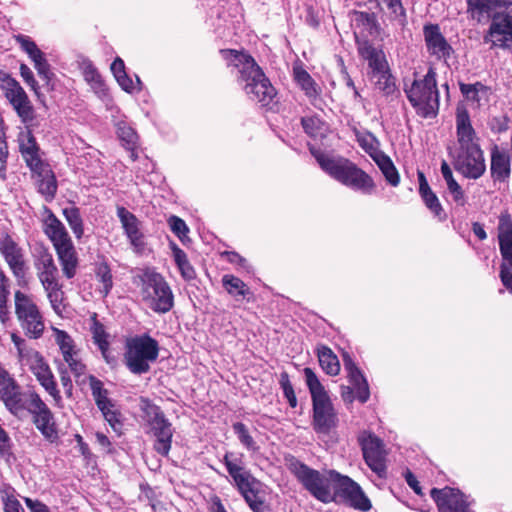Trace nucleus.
Returning a JSON list of instances; mask_svg holds the SVG:
<instances>
[{
	"instance_id": "40",
	"label": "nucleus",
	"mask_w": 512,
	"mask_h": 512,
	"mask_svg": "<svg viewBox=\"0 0 512 512\" xmlns=\"http://www.w3.org/2000/svg\"><path fill=\"white\" fill-rule=\"evenodd\" d=\"M89 381L93 398L99 410H105L107 406H112V402L107 397V390L103 388L102 382L94 376H90Z\"/></svg>"
},
{
	"instance_id": "16",
	"label": "nucleus",
	"mask_w": 512,
	"mask_h": 512,
	"mask_svg": "<svg viewBox=\"0 0 512 512\" xmlns=\"http://www.w3.org/2000/svg\"><path fill=\"white\" fill-rule=\"evenodd\" d=\"M359 442L367 465L379 476H382L386 469V452L382 441L371 433L362 432L359 436Z\"/></svg>"
},
{
	"instance_id": "38",
	"label": "nucleus",
	"mask_w": 512,
	"mask_h": 512,
	"mask_svg": "<svg viewBox=\"0 0 512 512\" xmlns=\"http://www.w3.org/2000/svg\"><path fill=\"white\" fill-rule=\"evenodd\" d=\"M294 78L308 97H316L318 95L316 83L302 67H294Z\"/></svg>"
},
{
	"instance_id": "31",
	"label": "nucleus",
	"mask_w": 512,
	"mask_h": 512,
	"mask_svg": "<svg viewBox=\"0 0 512 512\" xmlns=\"http://www.w3.org/2000/svg\"><path fill=\"white\" fill-rule=\"evenodd\" d=\"M152 435L156 438L154 443V449L161 455L167 456L172 443V428L169 421L159 425L156 428L149 430Z\"/></svg>"
},
{
	"instance_id": "3",
	"label": "nucleus",
	"mask_w": 512,
	"mask_h": 512,
	"mask_svg": "<svg viewBox=\"0 0 512 512\" xmlns=\"http://www.w3.org/2000/svg\"><path fill=\"white\" fill-rule=\"evenodd\" d=\"M289 469L303 487L317 500L323 503L334 501L343 475L334 470L320 473L299 461H292Z\"/></svg>"
},
{
	"instance_id": "59",
	"label": "nucleus",
	"mask_w": 512,
	"mask_h": 512,
	"mask_svg": "<svg viewBox=\"0 0 512 512\" xmlns=\"http://www.w3.org/2000/svg\"><path fill=\"white\" fill-rule=\"evenodd\" d=\"M446 185L449 193L453 197V200L461 206L465 205L466 197L464 191L462 190L461 186L456 182V180Z\"/></svg>"
},
{
	"instance_id": "62",
	"label": "nucleus",
	"mask_w": 512,
	"mask_h": 512,
	"mask_svg": "<svg viewBox=\"0 0 512 512\" xmlns=\"http://www.w3.org/2000/svg\"><path fill=\"white\" fill-rule=\"evenodd\" d=\"M15 40L27 54H32V52L39 49L36 43L28 36L19 34L15 36Z\"/></svg>"
},
{
	"instance_id": "28",
	"label": "nucleus",
	"mask_w": 512,
	"mask_h": 512,
	"mask_svg": "<svg viewBox=\"0 0 512 512\" xmlns=\"http://www.w3.org/2000/svg\"><path fill=\"white\" fill-rule=\"evenodd\" d=\"M44 232L54 248L71 243L72 240L63 223L51 212L44 219Z\"/></svg>"
},
{
	"instance_id": "12",
	"label": "nucleus",
	"mask_w": 512,
	"mask_h": 512,
	"mask_svg": "<svg viewBox=\"0 0 512 512\" xmlns=\"http://www.w3.org/2000/svg\"><path fill=\"white\" fill-rule=\"evenodd\" d=\"M1 89L9 103L13 106L23 124L33 122L35 119L34 108L18 81L9 75L0 78Z\"/></svg>"
},
{
	"instance_id": "52",
	"label": "nucleus",
	"mask_w": 512,
	"mask_h": 512,
	"mask_svg": "<svg viewBox=\"0 0 512 512\" xmlns=\"http://www.w3.org/2000/svg\"><path fill=\"white\" fill-rule=\"evenodd\" d=\"M96 276L103 285L104 294H108L113 284L109 266L106 263H99L96 268Z\"/></svg>"
},
{
	"instance_id": "4",
	"label": "nucleus",
	"mask_w": 512,
	"mask_h": 512,
	"mask_svg": "<svg viewBox=\"0 0 512 512\" xmlns=\"http://www.w3.org/2000/svg\"><path fill=\"white\" fill-rule=\"evenodd\" d=\"M223 461L250 509L253 512H268V507L265 504L264 485L247 471L241 459L234 457L232 453H226Z\"/></svg>"
},
{
	"instance_id": "13",
	"label": "nucleus",
	"mask_w": 512,
	"mask_h": 512,
	"mask_svg": "<svg viewBox=\"0 0 512 512\" xmlns=\"http://www.w3.org/2000/svg\"><path fill=\"white\" fill-rule=\"evenodd\" d=\"M26 411L33 415V421L42 435L53 442L58 438L54 415L38 393L31 392Z\"/></svg>"
},
{
	"instance_id": "63",
	"label": "nucleus",
	"mask_w": 512,
	"mask_h": 512,
	"mask_svg": "<svg viewBox=\"0 0 512 512\" xmlns=\"http://www.w3.org/2000/svg\"><path fill=\"white\" fill-rule=\"evenodd\" d=\"M0 455L9 457L11 455V442L5 430L0 426Z\"/></svg>"
},
{
	"instance_id": "39",
	"label": "nucleus",
	"mask_w": 512,
	"mask_h": 512,
	"mask_svg": "<svg viewBox=\"0 0 512 512\" xmlns=\"http://www.w3.org/2000/svg\"><path fill=\"white\" fill-rule=\"evenodd\" d=\"M380 170L384 174L386 180L392 185L397 186L399 183V175L398 172L392 163L391 159L386 156L384 153H381L376 158L373 159Z\"/></svg>"
},
{
	"instance_id": "19",
	"label": "nucleus",
	"mask_w": 512,
	"mask_h": 512,
	"mask_svg": "<svg viewBox=\"0 0 512 512\" xmlns=\"http://www.w3.org/2000/svg\"><path fill=\"white\" fill-rule=\"evenodd\" d=\"M431 497L436 502L439 512H470L466 496L457 489L450 487L433 488Z\"/></svg>"
},
{
	"instance_id": "25",
	"label": "nucleus",
	"mask_w": 512,
	"mask_h": 512,
	"mask_svg": "<svg viewBox=\"0 0 512 512\" xmlns=\"http://www.w3.org/2000/svg\"><path fill=\"white\" fill-rule=\"evenodd\" d=\"M337 493L345 496L355 509L368 511L371 508L370 500L363 493L360 486L347 476H343Z\"/></svg>"
},
{
	"instance_id": "14",
	"label": "nucleus",
	"mask_w": 512,
	"mask_h": 512,
	"mask_svg": "<svg viewBox=\"0 0 512 512\" xmlns=\"http://www.w3.org/2000/svg\"><path fill=\"white\" fill-rule=\"evenodd\" d=\"M484 42L491 44V47L502 49L512 48V13L499 12L494 14Z\"/></svg>"
},
{
	"instance_id": "61",
	"label": "nucleus",
	"mask_w": 512,
	"mask_h": 512,
	"mask_svg": "<svg viewBox=\"0 0 512 512\" xmlns=\"http://www.w3.org/2000/svg\"><path fill=\"white\" fill-rule=\"evenodd\" d=\"M20 74L25 83L38 94V83L35 80L31 69L26 64L20 65Z\"/></svg>"
},
{
	"instance_id": "22",
	"label": "nucleus",
	"mask_w": 512,
	"mask_h": 512,
	"mask_svg": "<svg viewBox=\"0 0 512 512\" xmlns=\"http://www.w3.org/2000/svg\"><path fill=\"white\" fill-rule=\"evenodd\" d=\"M117 216L130 244L136 252H141L144 248V235L140 229V221L122 206L117 207Z\"/></svg>"
},
{
	"instance_id": "10",
	"label": "nucleus",
	"mask_w": 512,
	"mask_h": 512,
	"mask_svg": "<svg viewBox=\"0 0 512 512\" xmlns=\"http://www.w3.org/2000/svg\"><path fill=\"white\" fill-rule=\"evenodd\" d=\"M15 315L25 335L38 339L43 335L45 324L42 313L32 297L20 290L14 294Z\"/></svg>"
},
{
	"instance_id": "18",
	"label": "nucleus",
	"mask_w": 512,
	"mask_h": 512,
	"mask_svg": "<svg viewBox=\"0 0 512 512\" xmlns=\"http://www.w3.org/2000/svg\"><path fill=\"white\" fill-rule=\"evenodd\" d=\"M31 392L22 393L19 385L11 376L0 383V398L5 407L17 417H22L25 413Z\"/></svg>"
},
{
	"instance_id": "41",
	"label": "nucleus",
	"mask_w": 512,
	"mask_h": 512,
	"mask_svg": "<svg viewBox=\"0 0 512 512\" xmlns=\"http://www.w3.org/2000/svg\"><path fill=\"white\" fill-rule=\"evenodd\" d=\"M376 88L384 95H392L396 92V84L390 70H386L376 75H372Z\"/></svg>"
},
{
	"instance_id": "2",
	"label": "nucleus",
	"mask_w": 512,
	"mask_h": 512,
	"mask_svg": "<svg viewBox=\"0 0 512 512\" xmlns=\"http://www.w3.org/2000/svg\"><path fill=\"white\" fill-rule=\"evenodd\" d=\"M310 151L321 169L341 184L363 193H370L373 190L372 179L349 159L315 148H310Z\"/></svg>"
},
{
	"instance_id": "33",
	"label": "nucleus",
	"mask_w": 512,
	"mask_h": 512,
	"mask_svg": "<svg viewBox=\"0 0 512 512\" xmlns=\"http://www.w3.org/2000/svg\"><path fill=\"white\" fill-rule=\"evenodd\" d=\"M32 172L40 178L38 180L39 192L46 198L52 199L57 191V182L48 165L44 163L42 170Z\"/></svg>"
},
{
	"instance_id": "23",
	"label": "nucleus",
	"mask_w": 512,
	"mask_h": 512,
	"mask_svg": "<svg viewBox=\"0 0 512 512\" xmlns=\"http://www.w3.org/2000/svg\"><path fill=\"white\" fill-rule=\"evenodd\" d=\"M424 37L429 53L438 59L447 60L453 53V49L440 32L437 25L424 27Z\"/></svg>"
},
{
	"instance_id": "48",
	"label": "nucleus",
	"mask_w": 512,
	"mask_h": 512,
	"mask_svg": "<svg viewBox=\"0 0 512 512\" xmlns=\"http://www.w3.org/2000/svg\"><path fill=\"white\" fill-rule=\"evenodd\" d=\"M7 278L2 275L0 280V322L6 325L10 320V312L7 306L9 290L7 289Z\"/></svg>"
},
{
	"instance_id": "54",
	"label": "nucleus",
	"mask_w": 512,
	"mask_h": 512,
	"mask_svg": "<svg viewBox=\"0 0 512 512\" xmlns=\"http://www.w3.org/2000/svg\"><path fill=\"white\" fill-rule=\"evenodd\" d=\"M280 385L289 405L292 408H295L297 406V398L287 373H282L280 375Z\"/></svg>"
},
{
	"instance_id": "11",
	"label": "nucleus",
	"mask_w": 512,
	"mask_h": 512,
	"mask_svg": "<svg viewBox=\"0 0 512 512\" xmlns=\"http://www.w3.org/2000/svg\"><path fill=\"white\" fill-rule=\"evenodd\" d=\"M21 362L29 368L39 384L52 397L54 406L63 408L62 396L57 388L55 377L44 357L38 351L29 349Z\"/></svg>"
},
{
	"instance_id": "56",
	"label": "nucleus",
	"mask_w": 512,
	"mask_h": 512,
	"mask_svg": "<svg viewBox=\"0 0 512 512\" xmlns=\"http://www.w3.org/2000/svg\"><path fill=\"white\" fill-rule=\"evenodd\" d=\"M57 371H58V374L60 377L61 384L64 388L65 395L68 398H71L72 394H73V384H72V381L70 379L67 369L64 367L63 364H60L57 368Z\"/></svg>"
},
{
	"instance_id": "27",
	"label": "nucleus",
	"mask_w": 512,
	"mask_h": 512,
	"mask_svg": "<svg viewBox=\"0 0 512 512\" xmlns=\"http://www.w3.org/2000/svg\"><path fill=\"white\" fill-rule=\"evenodd\" d=\"M358 52L362 58L368 61L369 67L372 69V75L389 69L384 52L375 48L368 41L358 42Z\"/></svg>"
},
{
	"instance_id": "43",
	"label": "nucleus",
	"mask_w": 512,
	"mask_h": 512,
	"mask_svg": "<svg viewBox=\"0 0 512 512\" xmlns=\"http://www.w3.org/2000/svg\"><path fill=\"white\" fill-rule=\"evenodd\" d=\"M302 126L304 131L313 138L324 137L327 132V127L318 117H304L302 118Z\"/></svg>"
},
{
	"instance_id": "57",
	"label": "nucleus",
	"mask_w": 512,
	"mask_h": 512,
	"mask_svg": "<svg viewBox=\"0 0 512 512\" xmlns=\"http://www.w3.org/2000/svg\"><path fill=\"white\" fill-rule=\"evenodd\" d=\"M5 512H25L20 502L13 494L5 493L2 496Z\"/></svg>"
},
{
	"instance_id": "53",
	"label": "nucleus",
	"mask_w": 512,
	"mask_h": 512,
	"mask_svg": "<svg viewBox=\"0 0 512 512\" xmlns=\"http://www.w3.org/2000/svg\"><path fill=\"white\" fill-rule=\"evenodd\" d=\"M233 429L237 434L240 442L248 449V450H256L257 447L255 445V441L252 436L249 434L246 426L243 423L237 422L233 425Z\"/></svg>"
},
{
	"instance_id": "24",
	"label": "nucleus",
	"mask_w": 512,
	"mask_h": 512,
	"mask_svg": "<svg viewBox=\"0 0 512 512\" xmlns=\"http://www.w3.org/2000/svg\"><path fill=\"white\" fill-rule=\"evenodd\" d=\"M498 240L502 256L500 267L512 268V220L509 215L499 218Z\"/></svg>"
},
{
	"instance_id": "51",
	"label": "nucleus",
	"mask_w": 512,
	"mask_h": 512,
	"mask_svg": "<svg viewBox=\"0 0 512 512\" xmlns=\"http://www.w3.org/2000/svg\"><path fill=\"white\" fill-rule=\"evenodd\" d=\"M468 13L478 22L481 21L484 14L488 12L489 6L487 0H468Z\"/></svg>"
},
{
	"instance_id": "44",
	"label": "nucleus",
	"mask_w": 512,
	"mask_h": 512,
	"mask_svg": "<svg viewBox=\"0 0 512 512\" xmlns=\"http://www.w3.org/2000/svg\"><path fill=\"white\" fill-rule=\"evenodd\" d=\"M223 286L226 291L236 297V296H246L249 293V289L246 284L238 277L233 275H224L222 278Z\"/></svg>"
},
{
	"instance_id": "9",
	"label": "nucleus",
	"mask_w": 512,
	"mask_h": 512,
	"mask_svg": "<svg viewBox=\"0 0 512 512\" xmlns=\"http://www.w3.org/2000/svg\"><path fill=\"white\" fill-rule=\"evenodd\" d=\"M141 283V298L148 308L159 314L172 309L174 295L161 274L147 271L141 277Z\"/></svg>"
},
{
	"instance_id": "21",
	"label": "nucleus",
	"mask_w": 512,
	"mask_h": 512,
	"mask_svg": "<svg viewBox=\"0 0 512 512\" xmlns=\"http://www.w3.org/2000/svg\"><path fill=\"white\" fill-rule=\"evenodd\" d=\"M0 252L14 276L18 279L24 278L26 263L22 249L9 236L1 240Z\"/></svg>"
},
{
	"instance_id": "47",
	"label": "nucleus",
	"mask_w": 512,
	"mask_h": 512,
	"mask_svg": "<svg viewBox=\"0 0 512 512\" xmlns=\"http://www.w3.org/2000/svg\"><path fill=\"white\" fill-rule=\"evenodd\" d=\"M62 357H63V360L65 361V363L70 368L71 372L76 377H79L85 373L86 367L80 357L79 349H76L73 352H69L68 354H64V355H62Z\"/></svg>"
},
{
	"instance_id": "50",
	"label": "nucleus",
	"mask_w": 512,
	"mask_h": 512,
	"mask_svg": "<svg viewBox=\"0 0 512 512\" xmlns=\"http://www.w3.org/2000/svg\"><path fill=\"white\" fill-rule=\"evenodd\" d=\"M117 134L120 140L127 146H136L138 139L137 134L134 129L127 125L125 122H120L117 124Z\"/></svg>"
},
{
	"instance_id": "30",
	"label": "nucleus",
	"mask_w": 512,
	"mask_h": 512,
	"mask_svg": "<svg viewBox=\"0 0 512 512\" xmlns=\"http://www.w3.org/2000/svg\"><path fill=\"white\" fill-rule=\"evenodd\" d=\"M510 158L497 147L491 152V175L496 181L503 182L510 176Z\"/></svg>"
},
{
	"instance_id": "20",
	"label": "nucleus",
	"mask_w": 512,
	"mask_h": 512,
	"mask_svg": "<svg viewBox=\"0 0 512 512\" xmlns=\"http://www.w3.org/2000/svg\"><path fill=\"white\" fill-rule=\"evenodd\" d=\"M456 129L457 147L454 151H468L480 148L469 114L465 108L460 106L457 108Z\"/></svg>"
},
{
	"instance_id": "45",
	"label": "nucleus",
	"mask_w": 512,
	"mask_h": 512,
	"mask_svg": "<svg viewBox=\"0 0 512 512\" xmlns=\"http://www.w3.org/2000/svg\"><path fill=\"white\" fill-rule=\"evenodd\" d=\"M63 214L76 238H81L84 229L79 209L73 206L68 207L63 210Z\"/></svg>"
},
{
	"instance_id": "29",
	"label": "nucleus",
	"mask_w": 512,
	"mask_h": 512,
	"mask_svg": "<svg viewBox=\"0 0 512 512\" xmlns=\"http://www.w3.org/2000/svg\"><path fill=\"white\" fill-rule=\"evenodd\" d=\"M58 259L60 261L63 274L68 278H72L76 274L78 266V258L73 242L55 248Z\"/></svg>"
},
{
	"instance_id": "15",
	"label": "nucleus",
	"mask_w": 512,
	"mask_h": 512,
	"mask_svg": "<svg viewBox=\"0 0 512 512\" xmlns=\"http://www.w3.org/2000/svg\"><path fill=\"white\" fill-rule=\"evenodd\" d=\"M452 157L454 168L466 178L478 179L486 171L483 152L480 148L453 151Z\"/></svg>"
},
{
	"instance_id": "5",
	"label": "nucleus",
	"mask_w": 512,
	"mask_h": 512,
	"mask_svg": "<svg viewBox=\"0 0 512 512\" xmlns=\"http://www.w3.org/2000/svg\"><path fill=\"white\" fill-rule=\"evenodd\" d=\"M304 375L313 403L314 428L319 432H327L337 422V414L331 399L311 368H305Z\"/></svg>"
},
{
	"instance_id": "55",
	"label": "nucleus",
	"mask_w": 512,
	"mask_h": 512,
	"mask_svg": "<svg viewBox=\"0 0 512 512\" xmlns=\"http://www.w3.org/2000/svg\"><path fill=\"white\" fill-rule=\"evenodd\" d=\"M168 223L173 233H175L179 239L183 241L189 231L186 223L177 216H171L168 219Z\"/></svg>"
},
{
	"instance_id": "32",
	"label": "nucleus",
	"mask_w": 512,
	"mask_h": 512,
	"mask_svg": "<svg viewBox=\"0 0 512 512\" xmlns=\"http://www.w3.org/2000/svg\"><path fill=\"white\" fill-rule=\"evenodd\" d=\"M140 403V408L143 412V420L146 425L149 426V430H152L159 425H163V423L168 421L161 409L151 403L148 399L142 398Z\"/></svg>"
},
{
	"instance_id": "34",
	"label": "nucleus",
	"mask_w": 512,
	"mask_h": 512,
	"mask_svg": "<svg viewBox=\"0 0 512 512\" xmlns=\"http://www.w3.org/2000/svg\"><path fill=\"white\" fill-rule=\"evenodd\" d=\"M419 193L427 208L437 217H441L442 206L437 196L431 191L427 180L422 172L418 173Z\"/></svg>"
},
{
	"instance_id": "1",
	"label": "nucleus",
	"mask_w": 512,
	"mask_h": 512,
	"mask_svg": "<svg viewBox=\"0 0 512 512\" xmlns=\"http://www.w3.org/2000/svg\"><path fill=\"white\" fill-rule=\"evenodd\" d=\"M221 55L229 66L237 68L238 82L251 100L267 105L274 98V87L251 55L230 49L221 50Z\"/></svg>"
},
{
	"instance_id": "7",
	"label": "nucleus",
	"mask_w": 512,
	"mask_h": 512,
	"mask_svg": "<svg viewBox=\"0 0 512 512\" xmlns=\"http://www.w3.org/2000/svg\"><path fill=\"white\" fill-rule=\"evenodd\" d=\"M405 93L417 113L423 117L436 114L439 107V93L436 86V73L430 68L422 79L405 84Z\"/></svg>"
},
{
	"instance_id": "64",
	"label": "nucleus",
	"mask_w": 512,
	"mask_h": 512,
	"mask_svg": "<svg viewBox=\"0 0 512 512\" xmlns=\"http://www.w3.org/2000/svg\"><path fill=\"white\" fill-rule=\"evenodd\" d=\"M500 279L503 286L512 294V268L500 267Z\"/></svg>"
},
{
	"instance_id": "37",
	"label": "nucleus",
	"mask_w": 512,
	"mask_h": 512,
	"mask_svg": "<svg viewBox=\"0 0 512 512\" xmlns=\"http://www.w3.org/2000/svg\"><path fill=\"white\" fill-rule=\"evenodd\" d=\"M91 333L94 340V343L99 347L103 357L107 362H109L108 352H109V335L106 333L104 326L97 320L96 314H93L91 317Z\"/></svg>"
},
{
	"instance_id": "17",
	"label": "nucleus",
	"mask_w": 512,
	"mask_h": 512,
	"mask_svg": "<svg viewBox=\"0 0 512 512\" xmlns=\"http://www.w3.org/2000/svg\"><path fill=\"white\" fill-rule=\"evenodd\" d=\"M24 125L20 128L17 139L20 153L31 171L42 170L44 161L42 160L40 147L33 135V124L31 122Z\"/></svg>"
},
{
	"instance_id": "8",
	"label": "nucleus",
	"mask_w": 512,
	"mask_h": 512,
	"mask_svg": "<svg viewBox=\"0 0 512 512\" xmlns=\"http://www.w3.org/2000/svg\"><path fill=\"white\" fill-rule=\"evenodd\" d=\"M158 354V342L147 334L127 338L125 342V364L134 374L147 373Z\"/></svg>"
},
{
	"instance_id": "6",
	"label": "nucleus",
	"mask_w": 512,
	"mask_h": 512,
	"mask_svg": "<svg viewBox=\"0 0 512 512\" xmlns=\"http://www.w3.org/2000/svg\"><path fill=\"white\" fill-rule=\"evenodd\" d=\"M34 268L52 309L56 314L62 315L65 308L64 292L59 283L58 268L52 254L46 249L39 250L34 259Z\"/></svg>"
},
{
	"instance_id": "42",
	"label": "nucleus",
	"mask_w": 512,
	"mask_h": 512,
	"mask_svg": "<svg viewBox=\"0 0 512 512\" xmlns=\"http://www.w3.org/2000/svg\"><path fill=\"white\" fill-rule=\"evenodd\" d=\"M460 90L467 100L480 105L482 99L488 96V89L480 84H460Z\"/></svg>"
},
{
	"instance_id": "58",
	"label": "nucleus",
	"mask_w": 512,
	"mask_h": 512,
	"mask_svg": "<svg viewBox=\"0 0 512 512\" xmlns=\"http://www.w3.org/2000/svg\"><path fill=\"white\" fill-rule=\"evenodd\" d=\"M116 81L118 82V84L121 86V88L123 90H125L126 92H129V93H132L136 90L141 89L140 88L141 81L138 77L136 78V83H134L133 80L127 74L119 76L116 79Z\"/></svg>"
},
{
	"instance_id": "36",
	"label": "nucleus",
	"mask_w": 512,
	"mask_h": 512,
	"mask_svg": "<svg viewBox=\"0 0 512 512\" xmlns=\"http://www.w3.org/2000/svg\"><path fill=\"white\" fill-rule=\"evenodd\" d=\"M318 360L321 368L331 376H336L340 372V363L337 356L327 346H320L317 349Z\"/></svg>"
},
{
	"instance_id": "60",
	"label": "nucleus",
	"mask_w": 512,
	"mask_h": 512,
	"mask_svg": "<svg viewBox=\"0 0 512 512\" xmlns=\"http://www.w3.org/2000/svg\"><path fill=\"white\" fill-rule=\"evenodd\" d=\"M113 408H114V405L112 404V406H107V408L105 410H100V411L102 412L106 421L111 425V427L115 431H118L121 426L120 421H119V414Z\"/></svg>"
},
{
	"instance_id": "49",
	"label": "nucleus",
	"mask_w": 512,
	"mask_h": 512,
	"mask_svg": "<svg viewBox=\"0 0 512 512\" xmlns=\"http://www.w3.org/2000/svg\"><path fill=\"white\" fill-rule=\"evenodd\" d=\"M357 141L373 159L382 153L378 149V141L371 133L358 134Z\"/></svg>"
},
{
	"instance_id": "35",
	"label": "nucleus",
	"mask_w": 512,
	"mask_h": 512,
	"mask_svg": "<svg viewBox=\"0 0 512 512\" xmlns=\"http://www.w3.org/2000/svg\"><path fill=\"white\" fill-rule=\"evenodd\" d=\"M83 75L85 81L90 85L91 89L99 98L103 99L108 96V90L101 75L91 63H86L84 65Z\"/></svg>"
},
{
	"instance_id": "26",
	"label": "nucleus",
	"mask_w": 512,
	"mask_h": 512,
	"mask_svg": "<svg viewBox=\"0 0 512 512\" xmlns=\"http://www.w3.org/2000/svg\"><path fill=\"white\" fill-rule=\"evenodd\" d=\"M343 363L345 370L348 373L349 381L356 391V397L359 401L363 403L366 402L370 396L366 379L348 353L343 354Z\"/></svg>"
},
{
	"instance_id": "46",
	"label": "nucleus",
	"mask_w": 512,
	"mask_h": 512,
	"mask_svg": "<svg viewBox=\"0 0 512 512\" xmlns=\"http://www.w3.org/2000/svg\"><path fill=\"white\" fill-rule=\"evenodd\" d=\"M52 331L54 340L58 345L62 355L68 354L69 352H73L78 349L74 340L66 331L55 327L52 328Z\"/></svg>"
}]
</instances>
